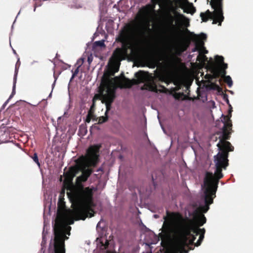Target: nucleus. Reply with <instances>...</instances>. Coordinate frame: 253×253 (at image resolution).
Returning <instances> with one entry per match:
<instances>
[{"mask_svg": "<svg viewBox=\"0 0 253 253\" xmlns=\"http://www.w3.org/2000/svg\"><path fill=\"white\" fill-rule=\"evenodd\" d=\"M159 235H160V234H159ZM159 237L161 238V239H162V240H168V239H162L160 236H159ZM172 237H173V238H175L176 239H177V241H178V245H177V251H178V253H180V252H179V251H180V250H179V240H178V238H176L174 235H171V237L170 238V239ZM168 239H169V238H168Z\"/></svg>", "mask_w": 253, "mask_h": 253, "instance_id": "obj_26", "label": "nucleus"}, {"mask_svg": "<svg viewBox=\"0 0 253 253\" xmlns=\"http://www.w3.org/2000/svg\"><path fill=\"white\" fill-rule=\"evenodd\" d=\"M87 179L82 174L76 179L78 187L73 192V198L77 205L73 211V216L76 220H84L86 217L94 215L92 208L94 206L93 195L96 189L93 187L84 188L81 183L85 182Z\"/></svg>", "mask_w": 253, "mask_h": 253, "instance_id": "obj_4", "label": "nucleus"}, {"mask_svg": "<svg viewBox=\"0 0 253 253\" xmlns=\"http://www.w3.org/2000/svg\"><path fill=\"white\" fill-rule=\"evenodd\" d=\"M141 90H147L149 91H154L158 92V90L157 89V85L153 81H148L144 83L141 88Z\"/></svg>", "mask_w": 253, "mask_h": 253, "instance_id": "obj_13", "label": "nucleus"}, {"mask_svg": "<svg viewBox=\"0 0 253 253\" xmlns=\"http://www.w3.org/2000/svg\"><path fill=\"white\" fill-rule=\"evenodd\" d=\"M58 206L59 208L64 207L65 206V202L62 201L61 199H60L58 203Z\"/></svg>", "mask_w": 253, "mask_h": 253, "instance_id": "obj_28", "label": "nucleus"}, {"mask_svg": "<svg viewBox=\"0 0 253 253\" xmlns=\"http://www.w3.org/2000/svg\"><path fill=\"white\" fill-rule=\"evenodd\" d=\"M93 106H94V104H93L91 106L90 109H91L93 108Z\"/></svg>", "mask_w": 253, "mask_h": 253, "instance_id": "obj_37", "label": "nucleus"}, {"mask_svg": "<svg viewBox=\"0 0 253 253\" xmlns=\"http://www.w3.org/2000/svg\"><path fill=\"white\" fill-rule=\"evenodd\" d=\"M211 1H213V0H212Z\"/></svg>", "mask_w": 253, "mask_h": 253, "instance_id": "obj_42", "label": "nucleus"}, {"mask_svg": "<svg viewBox=\"0 0 253 253\" xmlns=\"http://www.w3.org/2000/svg\"><path fill=\"white\" fill-rule=\"evenodd\" d=\"M221 82V80L220 79L219 80V82L220 83Z\"/></svg>", "mask_w": 253, "mask_h": 253, "instance_id": "obj_40", "label": "nucleus"}, {"mask_svg": "<svg viewBox=\"0 0 253 253\" xmlns=\"http://www.w3.org/2000/svg\"><path fill=\"white\" fill-rule=\"evenodd\" d=\"M166 213L167 215L164 216L163 231L160 233L162 239L170 238L172 235H174L179 240L180 253H188V250H185V247L188 245V236L191 235V233L196 237L198 235H200L195 246L198 247L201 244L206 232L204 228H199L191 221L180 224L182 217L178 212L167 211Z\"/></svg>", "mask_w": 253, "mask_h": 253, "instance_id": "obj_3", "label": "nucleus"}, {"mask_svg": "<svg viewBox=\"0 0 253 253\" xmlns=\"http://www.w3.org/2000/svg\"><path fill=\"white\" fill-rule=\"evenodd\" d=\"M100 170H102L101 169H100H100H99L97 170V171H100Z\"/></svg>", "mask_w": 253, "mask_h": 253, "instance_id": "obj_38", "label": "nucleus"}, {"mask_svg": "<svg viewBox=\"0 0 253 253\" xmlns=\"http://www.w3.org/2000/svg\"><path fill=\"white\" fill-rule=\"evenodd\" d=\"M217 137H215V141L217 140Z\"/></svg>", "mask_w": 253, "mask_h": 253, "instance_id": "obj_41", "label": "nucleus"}, {"mask_svg": "<svg viewBox=\"0 0 253 253\" xmlns=\"http://www.w3.org/2000/svg\"><path fill=\"white\" fill-rule=\"evenodd\" d=\"M79 67H78L75 70L73 74V77H72L73 78H74L75 76H76L78 74V73H79Z\"/></svg>", "mask_w": 253, "mask_h": 253, "instance_id": "obj_30", "label": "nucleus"}, {"mask_svg": "<svg viewBox=\"0 0 253 253\" xmlns=\"http://www.w3.org/2000/svg\"><path fill=\"white\" fill-rule=\"evenodd\" d=\"M215 59V61L219 64V66L224 63V58L222 56L216 55Z\"/></svg>", "mask_w": 253, "mask_h": 253, "instance_id": "obj_20", "label": "nucleus"}, {"mask_svg": "<svg viewBox=\"0 0 253 253\" xmlns=\"http://www.w3.org/2000/svg\"><path fill=\"white\" fill-rule=\"evenodd\" d=\"M173 12L176 14L177 15L180 17H184V15L178 13L177 11H176L175 9H173Z\"/></svg>", "mask_w": 253, "mask_h": 253, "instance_id": "obj_31", "label": "nucleus"}, {"mask_svg": "<svg viewBox=\"0 0 253 253\" xmlns=\"http://www.w3.org/2000/svg\"><path fill=\"white\" fill-rule=\"evenodd\" d=\"M108 120L107 115H105V116H102L99 117L98 120L99 124H102L103 123L106 122Z\"/></svg>", "mask_w": 253, "mask_h": 253, "instance_id": "obj_24", "label": "nucleus"}, {"mask_svg": "<svg viewBox=\"0 0 253 253\" xmlns=\"http://www.w3.org/2000/svg\"><path fill=\"white\" fill-rule=\"evenodd\" d=\"M100 145H95L89 147L86 155L79 157L76 161L77 169L82 172V174L88 178L93 172L90 167H95L98 162L99 152Z\"/></svg>", "mask_w": 253, "mask_h": 253, "instance_id": "obj_5", "label": "nucleus"}, {"mask_svg": "<svg viewBox=\"0 0 253 253\" xmlns=\"http://www.w3.org/2000/svg\"><path fill=\"white\" fill-rule=\"evenodd\" d=\"M219 68H221V69H224V70H226V69L228 67V65H227V64L226 63H225L224 62L222 64L220 65L219 66Z\"/></svg>", "mask_w": 253, "mask_h": 253, "instance_id": "obj_29", "label": "nucleus"}, {"mask_svg": "<svg viewBox=\"0 0 253 253\" xmlns=\"http://www.w3.org/2000/svg\"><path fill=\"white\" fill-rule=\"evenodd\" d=\"M116 79H118V78L116 77L113 79L110 78L108 75L104 76L102 79L101 84L99 87L100 93L102 98V102L105 103L106 105L105 115L110 110L112 103L116 97L115 93L117 88L115 81Z\"/></svg>", "mask_w": 253, "mask_h": 253, "instance_id": "obj_6", "label": "nucleus"}, {"mask_svg": "<svg viewBox=\"0 0 253 253\" xmlns=\"http://www.w3.org/2000/svg\"><path fill=\"white\" fill-rule=\"evenodd\" d=\"M199 226H202L206 222V218L204 214H200L197 218Z\"/></svg>", "mask_w": 253, "mask_h": 253, "instance_id": "obj_17", "label": "nucleus"}, {"mask_svg": "<svg viewBox=\"0 0 253 253\" xmlns=\"http://www.w3.org/2000/svg\"><path fill=\"white\" fill-rule=\"evenodd\" d=\"M174 21V16L170 14H169L168 23L170 26L167 28V31L168 32L165 33L164 37L165 39L168 41L178 43L176 52L177 54L180 55L182 52L187 50L190 45V42L189 41L186 42L181 41V32L176 30L175 26L173 24Z\"/></svg>", "mask_w": 253, "mask_h": 253, "instance_id": "obj_7", "label": "nucleus"}, {"mask_svg": "<svg viewBox=\"0 0 253 253\" xmlns=\"http://www.w3.org/2000/svg\"><path fill=\"white\" fill-rule=\"evenodd\" d=\"M203 50V53L204 54H207L208 52V50H206L205 47H204V45H203V47H201V50Z\"/></svg>", "mask_w": 253, "mask_h": 253, "instance_id": "obj_33", "label": "nucleus"}, {"mask_svg": "<svg viewBox=\"0 0 253 253\" xmlns=\"http://www.w3.org/2000/svg\"><path fill=\"white\" fill-rule=\"evenodd\" d=\"M231 108L226 116L222 115L224 126L222 128V135L219 137V142L217 146L221 151L214 157L215 161V170L214 173L207 171L206 173L204 180L205 187L204 191L205 205L200 207V210L206 212L209 209V205L213 203V199L215 197V193L217 189L219 180L223 177L222 172V169H226L228 166V152L234 150V147L226 140L230 139L232 131V122L230 120L231 112Z\"/></svg>", "mask_w": 253, "mask_h": 253, "instance_id": "obj_1", "label": "nucleus"}, {"mask_svg": "<svg viewBox=\"0 0 253 253\" xmlns=\"http://www.w3.org/2000/svg\"><path fill=\"white\" fill-rule=\"evenodd\" d=\"M211 71L212 74V76L213 78H218L220 76L222 78H224L225 76H226L225 75L226 73V70L219 67L212 66L211 67Z\"/></svg>", "mask_w": 253, "mask_h": 253, "instance_id": "obj_12", "label": "nucleus"}, {"mask_svg": "<svg viewBox=\"0 0 253 253\" xmlns=\"http://www.w3.org/2000/svg\"><path fill=\"white\" fill-rule=\"evenodd\" d=\"M136 79L129 80L123 75V79L120 81L119 86L121 88H130L133 85L144 83L146 80L145 72L139 71L135 74Z\"/></svg>", "mask_w": 253, "mask_h": 253, "instance_id": "obj_11", "label": "nucleus"}, {"mask_svg": "<svg viewBox=\"0 0 253 253\" xmlns=\"http://www.w3.org/2000/svg\"><path fill=\"white\" fill-rule=\"evenodd\" d=\"M190 237H192V239L189 241V245H193L194 244V241L195 240L196 237L194 235V234L193 233H191V235L189 236Z\"/></svg>", "mask_w": 253, "mask_h": 253, "instance_id": "obj_25", "label": "nucleus"}, {"mask_svg": "<svg viewBox=\"0 0 253 253\" xmlns=\"http://www.w3.org/2000/svg\"><path fill=\"white\" fill-rule=\"evenodd\" d=\"M31 158L33 161L38 165V166L40 167V163L39 161L38 154L36 153H35L33 156H31Z\"/></svg>", "mask_w": 253, "mask_h": 253, "instance_id": "obj_22", "label": "nucleus"}, {"mask_svg": "<svg viewBox=\"0 0 253 253\" xmlns=\"http://www.w3.org/2000/svg\"><path fill=\"white\" fill-rule=\"evenodd\" d=\"M210 4L214 11L211 12L208 10L205 13H201L202 20L207 22L209 19H211L213 20V24L218 23V25L221 26L224 18L222 10V0H213L211 1Z\"/></svg>", "mask_w": 253, "mask_h": 253, "instance_id": "obj_9", "label": "nucleus"}, {"mask_svg": "<svg viewBox=\"0 0 253 253\" xmlns=\"http://www.w3.org/2000/svg\"><path fill=\"white\" fill-rule=\"evenodd\" d=\"M211 87L212 89L217 90L219 92L222 91V88L216 83H212L211 84Z\"/></svg>", "mask_w": 253, "mask_h": 253, "instance_id": "obj_21", "label": "nucleus"}, {"mask_svg": "<svg viewBox=\"0 0 253 253\" xmlns=\"http://www.w3.org/2000/svg\"><path fill=\"white\" fill-rule=\"evenodd\" d=\"M186 32L190 33L192 36L191 40L195 42V46L192 49V52H196L199 51L200 54L197 57V61H201L202 59L203 58L205 60H207V57L205 55H201L203 51H201V47H203L204 45V42L207 40V37L205 34L201 33L199 35L195 34L194 33L190 32L187 29H186Z\"/></svg>", "mask_w": 253, "mask_h": 253, "instance_id": "obj_10", "label": "nucleus"}, {"mask_svg": "<svg viewBox=\"0 0 253 253\" xmlns=\"http://www.w3.org/2000/svg\"><path fill=\"white\" fill-rule=\"evenodd\" d=\"M88 61L89 62H90V60L89 58H88Z\"/></svg>", "mask_w": 253, "mask_h": 253, "instance_id": "obj_39", "label": "nucleus"}, {"mask_svg": "<svg viewBox=\"0 0 253 253\" xmlns=\"http://www.w3.org/2000/svg\"><path fill=\"white\" fill-rule=\"evenodd\" d=\"M159 80L161 82H164L168 84H169V83H168L169 80H168V78L165 76H164V75L160 76L159 77Z\"/></svg>", "mask_w": 253, "mask_h": 253, "instance_id": "obj_23", "label": "nucleus"}, {"mask_svg": "<svg viewBox=\"0 0 253 253\" xmlns=\"http://www.w3.org/2000/svg\"><path fill=\"white\" fill-rule=\"evenodd\" d=\"M156 4V2L148 4L139 9L136 17L142 27L136 37H134L133 27L130 24H127L120 31L116 41L122 43V47L117 48L113 54V57L116 60H120L128 49L137 50L146 42L148 33L151 30L149 18L151 12L155 10Z\"/></svg>", "mask_w": 253, "mask_h": 253, "instance_id": "obj_2", "label": "nucleus"}, {"mask_svg": "<svg viewBox=\"0 0 253 253\" xmlns=\"http://www.w3.org/2000/svg\"><path fill=\"white\" fill-rule=\"evenodd\" d=\"M78 172V169L77 166L70 168L69 170L64 173L65 179L69 181H72Z\"/></svg>", "mask_w": 253, "mask_h": 253, "instance_id": "obj_14", "label": "nucleus"}, {"mask_svg": "<svg viewBox=\"0 0 253 253\" xmlns=\"http://www.w3.org/2000/svg\"><path fill=\"white\" fill-rule=\"evenodd\" d=\"M193 248H192L191 247H189V250H193Z\"/></svg>", "mask_w": 253, "mask_h": 253, "instance_id": "obj_36", "label": "nucleus"}, {"mask_svg": "<svg viewBox=\"0 0 253 253\" xmlns=\"http://www.w3.org/2000/svg\"><path fill=\"white\" fill-rule=\"evenodd\" d=\"M66 217H57L53 227L54 238V253H65L64 240L68 239L65 236L63 224L66 221Z\"/></svg>", "mask_w": 253, "mask_h": 253, "instance_id": "obj_8", "label": "nucleus"}, {"mask_svg": "<svg viewBox=\"0 0 253 253\" xmlns=\"http://www.w3.org/2000/svg\"><path fill=\"white\" fill-rule=\"evenodd\" d=\"M224 81L227 83L229 87H231L233 84L231 78L229 76H226L224 77Z\"/></svg>", "mask_w": 253, "mask_h": 253, "instance_id": "obj_19", "label": "nucleus"}, {"mask_svg": "<svg viewBox=\"0 0 253 253\" xmlns=\"http://www.w3.org/2000/svg\"><path fill=\"white\" fill-rule=\"evenodd\" d=\"M73 223H74L73 220H72L71 222H70V224H73Z\"/></svg>", "mask_w": 253, "mask_h": 253, "instance_id": "obj_35", "label": "nucleus"}, {"mask_svg": "<svg viewBox=\"0 0 253 253\" xmlns=\"http://www.w3.org/2000/svg\"><path fill=\"white\" fill-rule=\"evenodd\" d=\"M105 46L104 40L96 41L93 44V48L94 49H97V47H100L101 48H105Z\"/></svg>", "mask_w": 253, "mask_h": 253, "instance_id": "obj_16", "label": "nucleus"}, {"mask_svg": "<svg viewBox=\"0 0 253 253\" xmlns=\"http://www.w3.org/2000/svg\"><path fill=\"white\" fill-rule=\"evenodd\" d=\"M15 83H16V81H14V84H13L12 93H11V95H10L8 99L7 100V101H8L9 99H10L13 97V96L15 94Z\"/></svg>", "mask_w": 253, "mask_h": 253, "instance_id": "obj_27", "label": "nucleus"}, {"mask_svg": "<svg viewBox=\"0 0 253 253\" xmlns=\"http://www.w3.org/2000/svg\"><path fill=\"white\" fill-rule=\"evenodd\" d=\"M159 86H160V87H161L163 88V89H166V87H165L163 85H160Z\"/></svg>", "mask_w": 253, "mask_h": 253, "instance_id": "obj_34", "label": "nucleus"}, {"mask_svg": "<svg viewBox=\"0 0 253 253\" xmlns=\"http://www.w3.org/2000/svg\"><path fill=\"white\" fill-rule=\"evenodd\" d=\"M174 2L177 7L183 9L186 3H188L187 1H185L184 0H174Z\"/></svg>", "mask_w": 253, "mask_h": 253, "instance_id": "obj_18", "label": "nucleus"}, {"mask_svg": "<svg viewBox=\"0 0 253 253\" xmlns=\"http://www.w3.org/2000/svg\"><path fill=\"white\" fill-rule=\"evenodd\" d=\"M90 120H91V118L90 117V115H89V113L88 114L87 116V117L86 118V122L87 123H89L90 121Z\"/></svg>", "mask_w": 253, "mask_h": 253, "instance_id": "obj_32", "label": "nucleus"}, {"mask_svg": "<svg viewBox=\"0 0 253 253\" xmlns=\"http://www.w3.org/2000/svg\"><path fill=\"white\" fill-rule=\"evenodd\" d=\"M183 12L193 14L196 12V9L192 3H190L188 5H185L183 8Z\"/></svg>", "mask_w": 253, "mask_h": 253, "instance_id": "obj_15", "label": "nucleus"}]
</instances>
